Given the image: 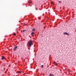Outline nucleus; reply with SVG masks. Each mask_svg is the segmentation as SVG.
I'll list each match as a JSON object with an SVG mask.
<instances>
[{"label": "nucleus", "instance_id": "f257e3e1", "mask_svg": "<svg viewBox=\"0 0 76 76\" xmlns=\"http://www.w3.org/2000/svg\"><path fill=\"white\" fill-rule=\"evenodd\" d=\"M33 45V43H32V41L31 40H30L29 41L27 44V45L28 47H29V46L31 47V45Z\"/></svg>", "mask_w": 76, "mask_h": 76}, {"label": "nucleus", "instance_id": "f03ea898", "mask_svg": "<svg viewBox=\"0 0 76 76\" xmlns=\"http://www.w3.org/2000/svg\"><path fill=\"white\" fill-rule=\"evenodd\" d=\"M17 48H18V46H16L13 49L14 51H16V50Z\"/></svg>", "mask_w": 76, "mask_h": 76}, {"label": "nucleus", "instance_id": "7ed1b4c3", "mask_svg": "<svg viewBox=\"0 0 76 76\" xmlns=\"http://www.w3.org/2000/svg\"><path fill=\"white\" fill-rule=\"evenodd\" d=\"M64 34L65 35H69V34L66 32L64 33Z\"/></svg>", "mask_w": 76, "mask_h": 76}, {"label": "nucleus", "instance_id": "20e7f679", "mask_svg": "<svg viewBox=\"0 0 76 76\" xmlns=\"http://www.w3.org/2000/svg\"><path fill=\"white\" fill-rule=\"evenodd\" d=\"M54 64H56V65H58V64L57 63H56L55 61L54 62Z\"/></svg>", "mask_w": 76, "mask_h": 76}, {"label": "nucleus", "instance_id": "39448f33", "mask_svg": "<svg viewBox=\"0 0 76 76\" xmlns=\"http://www.w3.org/2000/svg\"><path fill=\"white\" fill-rule=\"evenodd\" d=\"M49 76H54V75H53V74H50V75H49Z\"/></svg>", "mask_w": 76, "mask_h": 76}, {"label": "nucleus", "instance_id": "423d86ee", "mask_svg": "<svg viewBox=\"0 0 76 76\" xmlns=\"http://www.w3.org/2000/svg\"><path fill=\"white\" fill-rule=\"evenodd\" d=\"M5 58V57L4 56H2V58H1L2 60H3V59H4V58Z\"/></svg>", "mask_w": 76, "mask_h": 76}, {"label": "nucleus", "instance_id": "0eeeda50", "mask_svg": "<svg viewBox=\"0 0 76 76\" xmlns=\"http://www.w3.org/2000/svg\"><path fill=\"white\" fill-rule=\"evenodd\" d=\"M31 34L32 35H33L34 34V32H32Z\"/></svg>", "mask_w": 76, "mask_h": 76}, {"label": "nucleus", "instance_id": "6e6552de", "mask_svg": "<svg viewBox=\"0 0 76 76\" xmlns=\"http://www.w3.org/2000/svg\"><path fill=\"white\" fill-rule=\"evenodd\" d=\"M35 29L34 28V29H33L32 31H35Z\"/></svg>", "mask_w": 76, "mask_h": 76}, {"label": "nucleus", "instance_id": "1a4fd4ad", "mask_svg": "<svg viewBox=\"0 0 76 76\" xmlns=\"http://www.w3.org/2000/svg\"><path fill=\"white\" fill-rule=\"evenodd\" d=\"M28 3H32V2H31V1H28Z\"/></svg>", "mask_w": 76, "mask_h": 76}, {"label": "nucleus", "instance_id": "9d476101", "mask_svg": "<svg viewBox=\"0 0 76 76\" xmlns=\"http://www.w3.org/2000/svg\"><path fill=\"white\" fill-rule=\"evenodd\" d=\"M59 3H61L62 2L61 1H59Z\"/></svg>", "mask_w": 76, "mask_h": 76}, {"label": "nucleus", "instance_id": "9b49d317", "mask_svg": "<svg viewBox=\"0 0 76 76\" xmlns=\"http://www.w3.org/2000/svg\"><path fill=\"white\" fill-rule=\"evenodd\" d=\"M18 73H21V72H20V71H18Z\"/></svg>", "mask_w": 76, "mask_h": 76}, {"label": "nucleus", "instance_id": "f8f14e48", "mask_svg": "<svg viewBox=\"0 0 76 76\" xmlns=\"http://www.w3.org/2000/svg\"><path fill=\"white\" fill-rule=\"evenodd\" d=\"M44 66H43V65H42L41 66L42 67V68Z\"/></svg>", "mask_w": 76, "mask_h": 76}, {"label": "nucleus", "instance_id": "ddd939ff", "mask_svg": "<svg viewBox=\"0 0 76 76\" xmlns=\"http://www.w3.org/2000/svg\"><path fill=\"white\" fill-rule=\"evenodd\" d=\"M16 35V34H13V35Z\"/></svg>", "mask_w": 76, "mask_h": 76}, {"label": "nucleus", "instance_id": "4468645a", "mask_svg": "<svg viewBox=\"0 0 76 76\" xmlns=\"http://www.w3.org/2000/svg\"><path fill=\"white\" fill-rule=\"evenodd\" d=\"M69 72H71V71H69Z\"/></svg>", "mask_w": 76, "mask_h": 76}, {"label": "nucleus", "instance_id": "2eb2a0df", "mask_svg": "<svg viewBox=\"0 0 76 76\" xmlns=\"http://www.w3.org/2000/svg\"><path fill=\"white\" fill-rule=\"evenodd\" d=\"M36 10H37V8H36Z\"/></svg>", "mask_w": 76, "mask_h": 76}, {"label": "nucleus", "instance_id": "dca6fc26", "mask_svg": "<svg viewBox=\"0 0 76 76\" xmlns=\"http://www.w3.org/2000/svg\"><path fill=\"white\" fill-rule=\"evenodd\" d=\"M24 31H26V30H24Z\"/></svg>", "mask_w": 76, "mask_h": 76}, {"label": "nucleus", "instance_id": "f3484780", "mask_svg": "<svg viewBox=\"0 0 76 76\" xmlns=\"http://www.w3.org/2000/svg\"><path fill=\"white\" fill-rule=\"evenodd\" d=\"M51 4H53V3H51Z\"/></svg>", "mask_w": 76, "mask_h": 76}, {"label": "nucleus", "instance_id": "a211bd4d", "mask_svg": "<svg viewBox=\"0 0 76 76\" xmlns=\"http://www.w3.org/2000/svg\"><path fill=\"white\" fill-rule=\"evenodd\" d=\"M23 32H25V31L24 30H23Z\"/></svg>", "mask_w": 76, "mask_h": 76}, {"label": "nucleus", "instance_id": "6ab92c4d", "mask_svg": "<svg viewBox=\"0 0 76 76\" xmlns=\"http://www.w3.org/2000/svg\"><path fill=\"white\" fill-rule=\"evenodd\" d=\"M15 76L14 75V76Z\"/></svg>", "mask_w": 76, "mask_h": 76}]
</instances>
